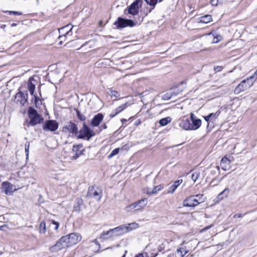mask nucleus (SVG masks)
Returning <instances> with one entry per match:
<instances>
[{
  "instance_id": "393cba45",
  "label": "nucleus",
  "mask_w": 257,
  "mask_h": 257,
  "mask_svg": "<svg viewBox=\"0 0 257 257\" xmlns=\"http://www.w3.org/2000/svg\"><path fill=\"white\" fill-rule=\"evenodd\" d=\"M128 13L133 16L137 15L139 13V7L132 4L128 8Z\"/></svg>"
},
{
  "instance_id": "c756f323",
  "label": "nucleus",
  "mask_w": 257,
  "mask_h": 257,
  "mask_svg": "<svg viewBox=\"0 0 257 257\" xmlns=\"http://www.w3.org/2000/svg\"><path fill=\"white\" fill-rule=\"evenodd\" d=\"M172 119L170 117H167L161 119L159 120V123L161 126H165L171 121Z\"/></svg>"
},
{
  "instance_id": "3c124183",
  "label": "nucleus",
  "mask_w": 257,
  "mask_h": 257,
  "mask_svg": "<svg viewBox=\"0 0 257 257\" xmlns=\"http://www.w3.org/2000/svg\"><path fill=\"white\" fill-rule=\"evenodd\" d=\"M210 118H211V117H210V114H208V115L204 116V118L205 120L207 122L210 120Z\"/></svg>"
},
{
  "instance_id": "5701e85b",
  "label": "nucleus",
  "mask_w": 257,
  "mask_h": 257,
  "mask_svg": "<svg viewBox=\"0 0 257 257\" xmlns=\"http://www.w3.org/2000/svg\"><path fill=\"white\" fill-rule=\"evenodd\" d=\"M220 166L223 170H229L230 167V161L226 157H224L221 160Z\"/></svg>"
},
{
  "instance_id": "a18cd8bd",
  "label": "nucleus",
  "mask_w": 257,
  "mask_h": 257,
  "mask_svg": "<svg viewBox=\"0 0 257 257\" xmlns=\"http://www.w3.org/2000/svg\"><path fill=\"white\" fill-rule=\"evenodd\" d=\"M211 4L213 6H217L218 4H222L219 3V1H217V0H211Z\"/></svg>"
},
{
  "instance_id": "052dcab7",
  "label": "nucleus",
  "mask_w": 257,
  "mask_h": 257,
  "mask_svg": "<svg viewBox=\"0 0 257 257\" xmlns=\"http://www.w3.org/2000/svg\"><path fill=\"white\" fill-rule=\"evenodd\" d=\"M121 121L123 124H124V123H125L127 121V119L122 118L121 119Z\"/></svg>"
},
{
  "instance_id": "8fccbe9b",
  "label": "nucleus",
  "mask_w": 257,
  "mask_h": 257,
  "mask_svg": "<svg viewBox=\"0 0 257 257\" xmlns=\"http://www.w3.org/2000/svg\"><path fill=\"white\" fill-rule=\"evenodd\" d=\"M33 95H34V97L35 98V103L37 104L38 103V102L40 100V98L38 95H35L34 94Z\"/></svg>"
},
{
  "instance_id": "f03ea898",
  "label": "nucleus",
  "mask_w": 257,
  "mask_h": 257,
  "mask_svg": "<svg viewBox=\"0 0 257 257\" xmlns=\"http://www.w3.org/2000/svg\"><path fill=\"white\" fill-rule=\"evenodd\" d=\"M64 237L66 239V241L69 247L77 244L82 239L81 235L78 233L75 232L70 233Z\"/></svg>"
},
{
  "instance_id": "412c9836",
  "label": "nucleus",
  "mask_w": 257,
  "mask_h": 257,
  "mask_svg": "<svg viewBox=\"0 0 257 257\" xmlns=\"http://www.w3.org/2000/svg\"><path fill=\"white\" fill-rule=\"evenodd\" d=\"M82 147L83 145L82 144L73 146L72 152L74 153V155L72 157L73 159L76 160L82 154V151L80 150V149Z\"/></svg>"
},
{
  "instance_id": "ddd939ff",
  "label": "nucleus",
  "mask_w": 257,
  "mask_h": 257,
  "mask_svg": "<svg viewBox=\"0 0 257 257\" xmlns=\"http://www.w3.org/2000/svg\"><path fill=\"white\" fill-rule=\"evenodd\" d=\"M248 81L249 80H247V79L242 80L235 88V93L238 94L240 92L243 91L247 89L251 85V84L247 83V81Z\"/></svg>"
},
{
  "instance_id": "2eb2a0df",
  "label": "nucleus",
  "mask_w": 257,
  "mask_h": 257,
  "mask_svg": "<svg viewBox=\"0 0 257 257\" xmlns=\"http://www.w3.org/2000/svg\"><path fill=\"white\" fill-rule=\"evenodd\" d=\"M190 118L192 122V124L191 123V130H197L201 125V120L196 118L193 113H191Z\"/></svg>"
},
{
  "instance_id": "49530a36",
  "label": "nucleus",
  "mask_w": 257,
  "mask_h": 257,
  "mask_svg": "<svg viewBox=\"0 0 257 257\" xmlns=\"http://www.w3.org/2000/svg\"><path fill=\"white\" fill-rule=\"evenodd\" d=\"M179 94V92H174L173 93H172V95H171L169 96V95H168V94H168V93H167V94H166L165 95V97L166 98H167V99H170V98L172 97V96H173L174 94V95H176L177 94Z\"/></svg>"
},
{
  "instance_id": "09e8293b",
  "label": "nucleus",
  "mask_w": 257,
  "mask_h": 257,
  "mask_svg": "<svg viewBox=\"0 0 257 257\" xmlns=\"http://www.w3.org/2000/svg\"><path fill=\"white\" fill-rule=\"evenodd\" d=\"M10 14H14L15 15H21L22 13L20 12H17V11H9V12Z\"/></svg>"
},
{
  "instance_id": "20e7f679",
  "label": "nucleus",
  "mask_w": 257,
  "mask_h": 257,
  "mask_svg": "<svg viewBox=\"0 0 257 257\" xmlns=\"http://www.w3.org/2000/svg\"><path fill=\"white\" fill-rule=\"evenodd\" d=\"M69 247L66 241V239L64 236L62 237L56 243L51 246L49 248L52 252H56L65 247Z\"/></svg>"
},
{
  "instance_id": "680f3d73",
  "label": "nucleus",
  "mask_w": 257,
  "mask_h": 257,
  "mask_svg": "<svg viewBox=\"0 0 257 257\" xmlns=\"http://www.w3.org/2000/svg\"><path fill=\"white\" fill-rule=\"evenodd\" d=\"M88 43H89V42H86L85 43H84L83 45H81V48H82L84 46L86 45Z\"/></svg>"
},
{
  "instance_id": "58836bf2",
  "label": "nucleus",
  "mask_w": 257,
  "mask_h": 257,
  "mask_svg": "<svg viewBox=\"0 0 257 257\" xmlns=\"http://www.w3.org/2000/svg\"><path fill=\"white\" fill-rule=\"evenodd\" d=\"M145 2L147 3V4L151 6H155L158 0H145ZM163 0H159V2H162Z\"/></svg>"
},
{
  "instance_id": "4468645a",
  "label": "nucleus",
  "mask_w": 257,
  "mask_h": 257,
  "mask_svg": "<svg viewBox=\"0 0 257 257\" xmlns=\"http://www.w3.org/2000/svg\"><path fill=\"white\" fill-rule=\"evenodd\" d=\"M113 236L121 235L128 232V228L124 225H121L114 228L111 229Z\"/></svg>"
},
{
  "instance_id": "0eeeda50",
  "label": "nucleus",
  "mask_w": 257,
  "mask_h": 257,
  "mask_svg": "<svg viewBox=\"0 0 257 257\" xmlns=\"http://www.w3.org/2000/svg\"><path fill=\"white\" fill-rule=\"evenodd\" d=\"M73 28V26L71 24H68L65 27L59 29V32L60 34L58 38V39H61L64 37H67L68 36H71V30Z\"/></svg>"
},
{
  "instance_id": "6ab92c4d",
  "label": "nucleus",
  "mask_w": 257,
  "mask_h": 257,
  "mask_svg": "<svg viewBox=\"0 0 257 257\" xmlns=\"http://www.w3.org/2000/svg\"><path fill=\"white\" fill-rule=\"evenodd\" d=\"M229 194V189L228 188H225L220 192L215 199V202L218 203L222 201L224 198H227Z\"/></svg>"
},
{
  "instance_id": "c85d7f7f",
  "label": "nucleus",
  "mask_w": 257,
  "mask_h": 257,
  "mask_svg": "<svg viewBox=\"0 0 257 257\" xmlns=\"http://www.w3.org/2000/svg\"><path fill=\"white\" fill-rule=\"evenodd\" d=\"M162 187H161V185L156 186H155L153 188V189H152L151 190H149V189H147L148 191H146V193H147V194H148L149 195H152V194H156L159 191L161 190L162 189Z\"/></svg>"
},
{
  "instance_id": "774afa93",
  "label": "nucleus",
  "mask_w": 257,
  "mask_h": 257,
  "mask_svg": "<svg viewBox=\"0 0 257 257\" xmlns=\"http://www.w3.org/2000/svg\"><path fill=\"white\" fill-rule=\"evenodd\" d=\"M2 227H3V226H1V227H0V229H1V228H2Z\"/></svg>"
},
{
  "instance_id": "cd10ccee",
  "label": "nucleus",
  "mask_w": 257,
  "mask_h": 257,
  "mask_svg": "<svg viewBox=\"0 0 257 257\" xmlns=\"http://www.w3.org/2000/svg\"><path fill=\"white\" fill-rule=\"evenodd\" d=\"M212 21V16L210 15H206L200 17V22L207 24Z\"/></svg>"
},
{
  "instance_id": "9d476101",
  "label": "nucleus",
  "mask_w": 257,
  "mask_h": 257,
  "mask_svg": "<svg viewBox=\"0 0 257 257\" xmlns=\"http://www.w3.org/2000/svg\"><path fill=\"white\" fill-rule=\"evenodd\" d=\"M62 131L65 132L68 131L72 135H77L78 133V127L75 123L70 121L63 126Z\"/></svg>"
},
{
  "instance_id": "423d86ee",
  "label": "nucleus",
  "mask_w": 257,
  "mask_h": 257,
  "mask_svg": "<svg viewBox=\"0 0 257 257\" xmlns=\"http://www.w3.org/2000/svg\"><path fill=\"white\" fill-rule=\"evenodd\" d=\"M114 25L117 28H123L127 26L132 27L135 25V23L132 20L119 17L117 18V21L114 22Z\"/></svg>"
},
{
  "instance_id": "4d7b16f0",
  "label": "nucleus",
  "mask_w": 257,
  "mask_h": 257,
  "mask_svg": "<svg viewBox=\"0 0 257 257\" xmlns=\"http://www.w3.org/2000/svg\"><path fill=\"white\" fill-rule=\"evenodd\" d=\"M228 1L229 0H217V1H219V3H221L222 4L227 3Z\"/></svg>"
},
{
  "instance_id": "72a5a7b5",
  "label": "nucleus",
  "mask_w": 257,
  "mask_h": 257,
  "mask_svg": "<svg viewBox=\"0 0 257 257\" xmlns=\"http://www.w3.org/2000/svg\"><path fill=\"white\" fill-rule=\"evenodd\" d=\"M39 231L40 233H44L46 231V224L44 221H42L39 225Z\"/></svg>"
},
{
  "instance_id": "39448f33",
  "label": "nucleus",
  "mask_w": 257,
  "mask_h": 257,
  "mask_svg": "<svg viewBox=\"0 0 257 257\" xmlns=\"http://www.w3.org/2000/svg\"><path fill=\"white\" fill-rule=\"evenodd\" d=\"M58 123L55 120H46L42 125L43 130L45 131L54 132L58 128Z\"/></svg>"
},
{
  "instance_id": "bb28decb",
  "label": "nucleus",
  "mask_w": 257,
  "mask_h": 257,
  "mask_svg": "<svg viewBox=\"0 0 257 257\" xmlns=\"http://www.w3.org/2000/svg\"><path fill=\"white\" fill-rule=\"evenodd\" d=\"M209 35H212L213 36V43H217L222 39V36L220 35L217 34L215 32H212L209 34Z\"/></svg>"
},
{
  "instance_id": "473e14b6",
  "label": "nucleus",
  "mask_w": 257,
  "mask_h": 257,
  "mask_svg": "<svg viewBox=\"0 0 257 257\" xmlns=\"http://www.w3.org/2000/svg\"><path fill=\"white\" fill-rule=\"evenodd\" d=\"M157 254V253H156L154 255L150 256L148 253L147 252H144L137 254L135 257H156Z\"/></svg>"
},
{
  "instance_id": "c9c22d12",
  "label": "nucleus",
  "mask_w": 257,
  "mask_h": 257,
  "mask_svg": "<svg viewBox=\"0 0 257 257\" xmlns=\"http://www.w3.org/2000/svg\"><path fill=\"white\" fill-rule=\"evenodd\" d=\"M177 252L178 253H180V255L182 256H184L187 253H188V251L185 249V248H178L177 249Z\"/></svg>"
},
{
  "instance_id": "de8ad7c7",
  "label": "nucleus",
  "mask_w": 257,
  "mask_h": 257,
  "mask_svg": "<svg viewBox=\"0 0 257 257\" xmlns=\"http://www.w3.org/2000/svg\"><path fill=\"white\" fill-rule=\"evenodd\" d=\"M214 70L216 72H220L222 70V67L220 66H215Z\"/></svg>"
},
{
  "instance_id": "e2e57ef3",
  "label": "nucleus",
  "mask_w": 257,
  "mask_h": 257,
  "mask_svg": "<svg viewBox=\"0 0 257 257\" xmlns=\"http://www.w3.org/2000/svg\"><path fill=\"white\" fill-rule=\"evenodd\" d=\"M94 242H95L96 244H98L97 241L96 240H95V239L94 240Z\"/></svg>"
},
{
  "instance_id": "7c9ffc66",
  "label": "nucleus",
  "mask_w": 257,
  "mask_h": 257,
  "mask_svg": "<svg viewBox=\"0 0 257 257\" xmlns=\"http://www.w3.org/2000/svg\"><path fill=\"white\" fill-rule=\"evenodd\" d=\"M139 224L136 222L128 223L125 227L128 228V232L139 227Z\"/></svg>"
},
{
  "instance_id": "79ce46f5",
  "label": "nucleus",
  "mask_w": 257,
  "mask_h": 257,
  "mask_svg": "<svg viewBox=\"0 0 257 257\" xmlns=\"http://www.w3.org/2000/svg\"><path fill=\"white\" fill-rule=\"evenodd\" d=\"M77 135V138L78 139H85L84 136L83 135L82 128L80 130L79 132L78 131V133Z\"/></svg>"
},
{
  "instance_id": "13d9d810",
  "label": "nucleus",
  "mask_w": 257,
  "mask_h": 257,
  "mask_svg": "<svg viewBox=\"0 0 257 257\" xmlns=\"http://www.w3.org/2000/svg\"><path fill=\"white\" fill-rule=\"evenodd\" d=\"M66 37H65V38L64 37L63 38H62L61 39H59L60 40V42H59V44L60 45H62L63 41H65L66 40Z\"/></svg>"
},
{
  "instance_id": "f257e3e1",
  "label": "nucleus",
  "mask_w": 257,
  "mask_h": 257,
  "mask_svg": "<svg viewBox=\"0 0 257 257\" xmlns=\"http://www.w3.org/2000/svg\"><path fill=\"white\" fill-rule=\"evenodd\" d=\"M28 113L30 118V121L27 124L28 126L30 125L35 126L38 124L41 123L44 120V118L32 107H29L28 110Z\"/></svg>"
},
{
  "instance_id": "dca6fc26",
  "label": "nucleus",
  "mask_w": 257,
  "mask_h": 257,
  "mask_svg": "<svg viewBox=\"0 0 257 257\" xmlns=\"http://www.w3.org/2000/svg\"><path fill=\"white\" fill-rule=\"evenodd\" d=\"M179 125L182 129L186 131L191 130V123L187 118L184 117L183 118L179 119Z\"/></svg>"
},
{
  "instance_id": "0e129e2a",
  "label": "nucleus",
  "mask_w": 257,
  "mask_h": 257,
  "mask_svg": "<svg viewBox=\"0 0 257 257\" xmlns=\"http://www.w3.org/2000/svg\"><path fill=\"white\" fill-rule=\"evenodd\" d=\"M254 28L255 29H257V26H254Z\"/></svg>"
},
{
  "instance_id": "864d4df0",
  "label": "nucleus",
  "mask_w": 257,
  "mask_h": 257,
  "mask_svg": "<svg viewBox=\"0 0 257 257\" xmlns=\"http://www.w3.org/2000/svg\"><path fill=\"white\" fill-rule=\"evenodd\" d=\"M242 217V215L241 214H235L233 215V217L234 218H235L236 217Z\"/></svg>"
},
{
  "instance_id": "2f4dec72",
  "label": "nucleus",
  "mask_w": 257,
  "mask_h": 257,
  "mask_svg": "<svg viewBox=\"0 0 257 257\" xmlns=\"http://www.w3.org/2000/svg\"><path fill=\"white\" fill-rule=\"evenodd\" d=\"M220 113V111L218 110L215 113H210V121H215L216 118L218 117V116L219 115Z\"/></svg>"
},
{
  "instance_id": "5fc2aeb1",
  "label": "nucleus",
  "mask_w": 257,
  "mask_h": 257,
  "mask_svg": "<svg viewBox=\"0 0 257 257\" xmlns=\"http://www.w3.org/2000/svg\"><path fill=\"white\" fill-rule=\"evenodd\" d=\"M106 128H107V125H106V123H104L100 126V128L101 130H102V129H106Z\"/></svg>"
},
{
  "instance_id": "6e6d98bb",
  "label": "nucleus",
  "mask_w": 257,
  "mask_h": 257,
  "mask_svg": "<svg viewBox=\"0 0 257 257\" xmlns=\"http://www.w3.org/2000/svg\"><path fill=\"white\" fill-rule=\"evenodd\" d=\"M211 226H212V225L207 226L204 227L203 229H202L201 231H206V230H207V229H209L210 228H211Z\"/></svg>"
},
{
  "instance_id": "c03bdc74",
  "label": "nucleus",
  "mask_w": 257,
  "mask_h": 257,
  "mask_svg": "<svg viewBox=\"0 0 257 257\" xmlns=\"http://www.w3.org/2000/svg\"><path fill=\"white\" fill-rule=\"evenodd\" d=\"M52 224L55 225L54 228L55 230H57L58 229L59 226V222L55 221L54 220H52Z\"/></svg>"
},
{
  "instance_id": "1a4fd4ad",
  "label": "nucleus",
  "mask_w": 257,
  "mask_h": 257,
  "mask_svg": "<svg viewBox=\"0 0 257 257\" xmlns=\"http://www.w3.org/2000/svg\"><path fill=\"white\" fill-rule=\"evenodd\" d=\"M15 100L17 103H19L22 105H24L28 102V94L19 91L16 94Z\"/></svg>"
},
{
  "instance_id": "603ef678",
  "label": "nucleus",
  "mask_w": 257,
  "mask_h": 257,
  "mask_svg": "<svg viewBox=\"0 0 257 257\" xmlns=\"http://www.w3.org/2000/svg\"><path fill=\"white\" fill-rule=\"evenodd\" d=\"M253 77L257 78V69H256V71L254 72V73L253 76H251L250 77H249V78H247V80L251 79Z\"/></svg>"
},
{
  "instance_id": "4c0bfd02",
  "label": "nucleus",
  "mask_w": 257,
  "mask_h": 257,
  "mask_svg": "<svg viewBox=\"0 0 257 257\" xmlns=\"http://www.w3.org/2000/svg\"><path fill=\"white\" fill-rule=\"evenodd\" d=\"M119 152V148H116L115 149H114L111 153L110 154L108 155V158L109 159L110 158H111L112 157H113V156H115L116 155H117Z\"/></svg>"
},
{
  "instance_id": "e433bc0d",
  "label": "nucleus",
  "mask_w": 257,
  "mask_h": 257,
  "mask_svg": "<svg viewBox=\"0 0 257 257\" xmlns=\"http://www.w3.org/2000/svg\"><path fill=\"white\" fill-rule=\"evenodd\" d=\"M200 176V173L198 172H195L193 173L191 175V179L194 181V182H196L197 179Z\"/></svg>"
},
{
  "instance_id": "69168bd1",
  "label": "nucleus",
  "mask_w": 257,
  "mask_h": 257,
  "mask_svg": "<svg viewBox=\"0 0 257 257\" xmlns=\"http://www.w3.org/2000/svg\"><path fill=\"white\" fill-rule=\"evenodd\" d=\"M12 26H16V24H14V23H13V24H12Z\"/></svg>"
},
{
  "instance_id": "338daca9",
  "label": "nucleus",
  "mask_w": 257,
  "mask_h": 257,
  "mask_svg": "<svg viewBox=\"0 0 257 257\" xmlns=\"http://www.w3.org/2000/svg\"><path fill=\"white\" fill-rule=\"evenodd\" d=\"M217 169H218V170H219V167L218 166V167H217Z\"/></svg>"
},
{
  "instance_id": "7ed1b4c3",
  "label": "nucleus",
  "mask_w": 257,
  "mask_h": 257,
  "mask_svg": "<svg viewBox=\"0 0 257 257\" xmlns=\"http://www.w3.org/2000/svg\"><path fill=\"white\" fill-rule=\"evenodd\" d=\"M102 196V191L98 188L94 186L89 187L88 190L87 197L89 198H94L97 201H99Z\"/></svg>"
},
{
  "instance_id": "4be33fe9",
  "label": "nucleus",
  "mask_w": 257,
  "mask_h": 257,
  "mask_svg": "<svg viewBox=\"0 0 257 257\" xmlns=\"http://www.w3.org/2000/svg\"><path fill=\"white\" fill-rule=\"evenodd\" d=\"M127 103H125L117 107L114 111H113L110 114L109 117L110 118H113L117 114L119 113L122 110L125 109L126 108Z\"/></svg>"
},
{
  "instance_id": "bf43d9fd",
  "label": "nucleus",
  "mask_w": 257,
  "mask_h": 257,
  "mask_svg": "<svg viewBox=\"0 0 257 257\" xmlns=\"http://www.w3.org/2000/svg\"><path fill=\"white\" fill-rule=\"evenodd\" d=\"M139 0H136L132 4H135V6L138 7Z\"/></svg>"
},
{
  "instance_id": "f8f14e48",
  "label": "nucleus",
  "mask_w": 257,
  "mask_h": 257,
  "mask_svg": "<svg viewBox=\"0 0 257 257\" xmlns=\"http://www.w3.org/2000/svg\"><path fill=\"white\" fill-rule=\"evenodd\" d=\"M82 131L85 139L88 141L95 135L94 132L87 125L85 122L83 124Z\"/></svg>"
},
{
  "instance_id": "9b49d317",
  "label": "nucleus",
  "mask_w": 257,
  "mask_h": 257,
  "mask_svg": "<svg viewBox=\"0 0 257 257\" xmlns=\"http://www.w3.org/2000/svg\"><path fill=\"white\" fill-rule=\"evenodd\" d=\"M147 201L146 198L142 199L126 207L127 208L134 209L137 208L135 211L141 210L144 206L146 205Z\"/></svg>"
},
{
  "instance_id": "a878e982",
  "label": "nucleus",
  "mask_w": 257,
  "mask_h": 257,
  "mask_svg": "<svg viewBox=\"0 0 257 257\" xmlns=\"http://www.w3.org/2000/svg\"><path fill=\"white\" fill-rule=\"evenodd\" d=\"M112 235V231H111V229H110L109 230H108L106 232L104 231L101 233L100 235V238L102 239H107L109 237L113 236V235Z\"/></svg>"
},
{
  "instance_id": "a19ab883",
  "label": "nucleus",
  "mask_w": 257,
  "mask_h": 257,
  "mask_svg": "<svg viewBox=\"0 0 257 257\" xmlns=\"http://www.w3.org/2000/svg\"><path fill=\"white\" fill-rule=\"evenodd\" d=\"M110 94L111 97H115L116 98H117L120 96L119 93L117 91L113 90H110Z\"/></svg>"
},
{
  "instance_id": "aec40b11",
  "label": "nucleus",
  "mask_w": 257,
  "mask_h": 257,
  "mask_svg": "<svg viewBox=\"0 0 257 257\" xmlns=\"http://www.w3.org/2000/svg\"><path fill=\"white\" fill-rule=\"evenodd\" d=\"M37 84V81L34 79L33 77H30L28 83V88L31 95H34L35 86Z\"/></svg>"
},
{
  "instance_id": "37998d69",
  "label": "nucleus",
  "mask_w": 257,
  "mask_h": 257,
  "mask_svg": "<svg viewBox=\"0 0 257 257\" xmlns=\"http://www.w3.org/2000/svg\"><path fill=\"white\" fill-rule=\"evenodd\" d=\"M197 199L199 200V203L203 202L204 201V199L203 198V194H198L195 196Z\"/></svg>"
},
{
  "instance_id": "f3484780",
  "label": "nucleus",
  "mask_w": 257,
  "mask_h": 257,
  "mask_svg": "<svg viewBox=\"0 0 257 257\" xmlns=\"http://www.w3.org/2000/svg\"><path fill=\"white\" fill-rule=\"evenodd\" d=\"M103 117V115L101 113L95 115L91 121V126L93 127L98 126Z\"/></svg>"
},
{
  "instance_id": "a211bd4d",
  "label": "nucleus",
  "mask_w": 257,
  "mask_h": 257,
  "mask_svg": "<svg viewBox=\"0 0 257 257\" xmlns=\"http://www.w3.org/2000/svg\"><path fill=\"white\" fill-rule=\"evenodd\" d=\"M2 187L4 189V192L6 195H11L14 192L13 185L9 182H4Z\"/></svg>"
},
{
  "instance_id": "f704fd0d",
  "label": "nucleus",
  "mask_w": 257,
  "mask_h": 257,
  "mask_svg": "<svg viewBox=\"0 0 257 257\" xmlns=\"http://www.w3.org/2000/svg\"><path fill=\"white\" fill-rule=\"evenodd\" d=\"M30 145V144L29 142H27L25 145V153H26L27 159H28V157H29Z\"/></svg>"
},
{
  "instance_id": "6e6552de",
  "label": "nucleus",
  "mask_w": 257,
  "mask_h": 257,
  "mask_svg": "<svg viewBox=\"0 0 257 257\" xmlns=\"http://www.w3.org/2000/svg\"><path fill=\"white\" fill-rule=\"evenodd\" d=\"M194 195H191L186 198L183 202L185 207H195L199 204V200L194 198Z\"/></svg>"
},
{
  "instance_id": "b1692460",
  "label": "nucleus",
  "mask_w": 257,
  "mask_h": 257,
  "mask_svg": "<svg viewBox=\"0 0 257 257\" xmlns=\"http://www.w3.org/2000/svg\"><path fill=\"white\" fill-rule=\"evenodd\" d=\"M182 179H179L175 181L174 183L169 187L168 193H174L177 187L182 183Z\"/></svg>"
},
{
  "instance_id": "ea45409f",
  "label": "nucleus",
  "mask_w": 257,
  "mask_h": 257,
  "mask_svg": "<svg viewBox=\"0 0 257 257\" xmlns=\"http://www.w3.org/2000/svg\"><path fill=\"white\" fill-rule=\"evenodd\" d=\"M76 113L78 118L81 121L85 120V116L83 114H81L78 110H76Z\"/></svg>"
}]
</instances>
